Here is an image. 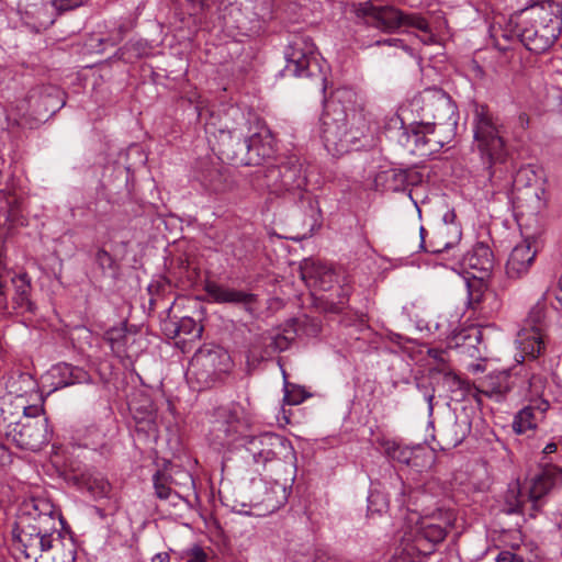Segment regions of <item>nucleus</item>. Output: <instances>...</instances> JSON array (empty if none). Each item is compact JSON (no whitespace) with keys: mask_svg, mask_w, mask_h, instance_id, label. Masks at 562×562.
Segmentation results:
<instances>
[{"mask_svg":"<svg viewBox=\"0 0 562 562\" xmlns=\"http://www.w3.org/2000/svg\"><path fill=\"white\" fill-rule=\"evenodd\" d=\"M49 533H54V543H59L63 548L68 547L67 542L69 543V548L74 549L75 542H74V533L71 532V529H52Z\"/></svg>","mask_w":562,"mask_h":562,"instance_id":"49530a36","label":"nucleus"},{"mask_svg":"<svg viewBox=\"0 0 562 562\" xmlns=\"http://www.w3.org/2000/svg\"><path fill=\"white\" fill-rule=\"evenodd\" d=\"M446 537V529H407L402 539L423 559L432 554Z\"/></svg>","mask_w":562,"mask_h":562,"instance_id":"a211bd4d","label":"nucleus"},{"mask_svg":"<svg viewBox=\"0 0 562 562\" xmlns=\"http://www.w3.org/2000/svg\"><path fill=\"white\" fill-rule=\"evenodd\" d=\"M267 189L276 195L289 194L303 198L306 187V176L303 166L296 157H289L280 165L269 166L263 171Z\"/></svg>","mask_w":562,"mask_h":562,"instance_id":"1a4fd4ad","label":"nucleus"},{"mask_svg":"<svg viewBox=\"0 0 562 562\" xmlns=\"http://www.w3.org/2000/svg\"><path fill=\"white\" fill-rule=\"evenodd\" d=\"M397 43H401V40H397V38H387V40H383V41H376V45L380 46V45H396Z\"/></svg>","mask_w":562,"mask_h":562,"instance_id":"680f3d73","label":"nucleus"},{"mask_svg":"<svg viewBox=\"0 0 562 562\" xmlns=\"http://www.w3.org/2000/svg\"><path fill=\"white\" fill-rule=\"evenodd\" d=\"M535 179L536 175L529 167L520 168L514 178V184L518 190L519 207H526L531 214L541 212L547 205L544 188L540 184H530Z\"/></svg>","mask_w":562,"mask_h":562,"instance_id":"4468645a","label":"nucleus"},{"mask_svg":"<svg viewBox=\"0 0 562 562\" xmlns=\"http://www.w3.org/2000/svg\"><path fill=\"white\" fill-rule=\"evenodd\" d=\"M7 457V449L3 445H0V462H2Z\"/></svg>","mask_w":562,"mask_h":562,"instance_id":"69168bd1","label":"nucleus"},{"mask_svg":"<svg viewBox=\"0 0 562 562\" xmlns=\"http://www.w3.org/2000/svg\"><path fill=\"white\" fill-rule=\"evenodd\" d=\"M50 375L57 380L55 389L91 382V375L86 370L69 363L56 364L53 367Z\"/></svg>","mask_w":562,"mask_h":562,"instance_id":"bb28decb","label":"nucleus"},{"mask_svg":"<svg viewBox=\"0 0 562 562\" xmlns=\"http://www.w3.org/2000/svg\"><path fill=\"white\" fill-rule=\"evenodd\" d=\"M482 281L483 280L474 279L472 282H467L468 306L472 310H476L484 300L485 285Z\"/></svg>","mask_w":562,"mask_h":562,"instance_id":"58836bf2","label":"nucleus"},{"mask_svg":"<svg viewBox=\"0 0 562 562\" xmlns=\"http://www.w3.org/2000/svg\"><path fill=\"white\" fill-rule=\"evenodd\" d=\"M417 389L423 393L425 401L428 403L429 413L432 412L434 405L432 401L435 398V389L431 384H425L422 382H417Z\"/></svg>","mask_w":562,"mask_h":562,"instance_id":"8fccbe9b","label":"nucleus"},{"mask_svg":"<svg viewBox=\"0 0 562 562\" xmlns=\"http://www.w3.org/2000/svg\"><path fill=\"white\" fill-rule=\"evenodd\" d=\"M12 541L25 558H36L54 547V533H43L40 529H12Z\"/></svg>","mask_w":562,"mask_h":562,"instance_id":"f3484780","label":"nucleus"},{"mask_svg":"<svg viewBox=\"0 0 562 562\" xmlns=\"http://www.w3.org/2000/svg\"><path fill=\"white\" fill-rule=\"evenodd\" d=\"M222 137V157L237 160L246 165L259 164L260 159L270 157L272 154V138L267 131L254 133L251 136L240 139V134L236 131L225 134L220 130Z\"/></svg>","mask_w":562,"mask_h":562,"instance_id":"0eeeda50","label":"nucleus"},{"mask_svg":"<svg viewBox=\"0 0 562 562\" xmlns=\"http://www.w3.org/2000/svg\"><path fill=\"white\" fill-rule=\"evenodd\" d=\"M519 379L508 371L492 372L481 383V393L502 401L507 393L512 392Z\"/></svg>","mask_w":562,"mask_h":562,"instance_id":"5701e85b","label":"nucleus"},{"mask_svg":"<svg viewBox=\"0 0 562 562\" xmlns=\"http://www.w3.org/2000/svg\"><path fill=\"white\" fill-rule=\"evenodd\" d=\"M284 401L289 405H297L303 401V396L301 392H290L288 390V385L285 386V394H284Z\"/></svg>","mask_w":562,"mask_h":562,"instance_id":"5fc2aeb1","label":"nucleus"},{"mask_svg":"<svg viewBox=\"0 0 562 562\" xmlns=\"http://www.w3.org/2000/svg\"><path fill=\"white\" fill-rule=\"evenodd\" d=\"M369 123L363 110L357 105L356 93L346 88L337 89L325 101L321 119V136L325 148L333 156H342L362 146Z\"/></svg>","mask_w":562,"mask_h":562,"instance_id":"f257e3e1","label":"nucleus"},{"mask_svg":"<svg viewBox=\"0 0 562 562\" xmlns=\"http://www.w3.org/2000/svg\"><path fill=\"white\" fill-rule=\"evenodd\" d=\"M453 525H454V520L453 521L452 520L448 521V527H452Z\"/></svg>","mask_w":562,"mask_h":562,"instance_id":"774afa93","label":"nucleus"},{"mask_svg":"<svg viewBox=\"0 0 562 562\" xmlns=\"http://www.w3.org/2000/svg\"><path fill=\"white\" fill-rule=\"evenodd\" d=\"M277 486L281 490L282 492V499L284 501L286 497H285V483L284 484H278L277 483Z\"/></svg>","mask_w":562,"mask_h":562,"instance_id":"338daca9","label":"nucleus"},{"mask_svg":"<svg viewBox=\"0 0 562 562\" xmlns=\"http://www.w3.org/2000/svg\"><path fill=\"white\" fill-rule=\"evenodd\" d=\"M461 265L474 279L484 280L493 270L494 256L487 245L477 243L462 256Z\"/></svg>","mask_w":562,"mask_h":562,"instance_id":"6ab92c4d","label":"nucleus"},{"mask_svg":"<svg viewBox=\"0 0 562 562\" xmlns=\"http://www.w3.org/2000/svg\"><path fill=\"white\" fill-rule=\"evenodd\" d=\"M389 508V499L380 491L373 490L368 496V512L370 514H382Z\"/></svg>","mask_w":562,"mask_h":562,"instance_id":"a19ab883","label":"nucleus"},{"mask_svg":"<svg viewBox=\"0 0 562 562\" xmlns=\"http://www.w3.org/2000/svg\"><path fill=\"white\" fill-rule=\"evenodd\" d=\"M23 412H24L23 419H25V418H33V419L45 418L44 416H42L43 412H44L43 407L38 406V405L26 406V407H24Z\"/></svg>","mask_w":562,"mask_h":562,"instance_id":"3c124183","label":"nucleus"},{"mask_svg":"<svg viewBox=\"0 0 562 562\" xmlns=\"http://www.w3.org/2000/svg\"><path fill=\"white\" fill-rule=\"evenodd\" d=\"M161 473L167 474L168 481L182 493L188 492L193 486L192 475L184 469L178 465H169L160 470Z\"/></svg>","mask_w":562,"mask_h":562,"instance_id":"2f4dec72","label":"nucleus"},{"mask_svg":"<svg viewBox=\"0 0 562 562\" xmlns=\"http://www.w3.org/2000/svg\"><path fill=\"white\" fill-rule=\"evenodd\" d=\"M447 133H448V130H447V128H442V130L437 128V130H436V134H435V136H434V137H435L436 139H438V138H445V137H446V135H447Z\"/></svg>","mask_w":562,"mask_h":562,"instance_id":"0e129e2a","label":"nucleus"},{"mask_svg":"<svg viewBox=\"0 0 562 562\" xmlns=\"http://www.w3.org/2000/svg\"><path fill=\"white\" fill-rule=\"evenodd\" d=\"M294 339L295 330L288 328L284 329L283 333H277L276 335L271 336L269 347H271L273 351H284L291 346Z\"/></svg>","mask_w":562,"mask_h":562,"instance_id":"ea45409f","label":"nucleus"},{"mask_svg":"<svg viewBox=\"0 0 562 562\" xmlns=\"http://www.w3.org/2000/svg\"><path fill=\"white\" fill-rule=\"evenodd\" d=\"M32 507L34 513L27 512L30 516H33L34 520H38L40 525H52L55 526L57 519L61 527H67L64 517L60 513L56 512L54 506L46 501H33Z\"/></svg>","mask_w":562,"mask_h":562,"instance_id":"c756f323","label":"nucleus"},{"mask_svg":"<svg viewBox=\"0 0 562 562\" xmlns=\"http://www.w3.org/2000/svg\"><path fill=\"white\" fill-rule=\"evenodd\" d=\"M537 251L538 247L535 240L525 239L516 245L506 263L507 276L512 279L525 276L533 263Z\"/></svg>","mask_w":562,"mask_h":562,"instance_id":"aec40b11","label":"nucleus"},{"mask_svg":"<svg viewBox=\"0 0 562 562\" xmlns=\"http://www.w3.org/2000/svg\"><path fill=\"white\" fill-rule=\"evenodd\" d=\"M314 562H344V561L335 555L329 554L326 551H318L315 554Z\"/></svg>","mask_w":562,"mask_h":562,"instance_id":"6e6d98bb","label":"nucleus"},{"mask_svg":"<svg viewBox=\"0 0 562 562\" xmlns=\"http://www.w3.org/2000/svg\"><path fill=\"white\" fill-rule=\"evenodd\" d=\"M300 272L308 286L323 291L331 289L333 284L337 281L336 274L330 267L313 260H305L300 267Z\"/></svg>","mask_w":562,"mask_h":562,"instance_id":"4be33fe9","label":"nucleus"},{"mask_svg":"<svg viewBox=\"0 0 562 562\" xmlns=\"http://www.w3.org/2000/svg\"><path fill=\"white\" fill-rule=\"evenodd\" d=\"M125 49H132L134 52L133 57H140L142 54L145 52V46L140 42L136 43H128L124 47Z\"/></svg>","mask_w":562,"mask_h":562,"instance_id":"4d7b16f0","label":"nucleus"},{"mask_svg":"<svg viewBox=\"0 0 562 562\" xmlns=\"http://www.w3.org/2000/svg\"><path fill=\"white\" fill-rule=\"evenodd\" d=\"M454 339L456 345L464 349L471 357L480 358L486 350L483 344L484 329L479 326H471L460 330Z\"/></svg>","mask_w":562,"mask_h":562,"instance_id":"cd10ccee","label":"nucleus"},{"mask_svg":"<svg viewBox=\"0 0 562 562\" xmlns=\"http://www.w3.org/2000/svg\"><path fill=\"white\" fill-rule=\"evenodd\" d=\"M231 359L221 347H202L192 357L188 375L201 389L211 387L229 370Z\"/></svg>","mask_w":562,"mask_h":562,"instance_id":"9b49d317","label":"nucleus"},{"mask_svg":"<svg viewBox=\"0 0 562 562\" xmlns=\"http://www.w3.org/2000/svg\"><path fill=\"white\" fill-rule=\"evenodd\" d=\"M350 294L351 286L349 285L348 282H345L339 286L337 300H326L324 310L329 313H341L348 306Z\"/></svg>","mask_w":562,"mask_h":562,"instance_id":"f704fd0d","label":"nucleus"},{"mask_svg":"<svg viewBox=\"0 0 562 562\" xmlns=\"http://www.w3.org/2000/svg\"><path fill=\"white\" fill-rule=\"evenodd\" d=\"M94 261L98 267L105 274L106 272L115 273L117 271V263L110 252L104 248H99L95 252Z\"/></svg>","mask_w":562,"mask_h":562,"instance_id":"79ce46f5","label":"nucleus"},{"mask_svg":"<svg viewBox=\"0 0 562 562\" xmlns=\"http://www.w3.org/2000/svg\"><path fill=\"white\" fill-rule=\"evenodd\" d=\"M196 179L210 193L222 194L233 188V182L224 170L215 165L204 164L198 171Z\"/></svg>","mask_w":562,"mask_h":562,"instance_id":"b1692460","label":"nucleus"},{"mask_svg":"<svg viewBox=\"0 0 562 562\" xmlns=\"http://www.w3.org/2000/svg\"><path fill=\"white\" fill-rule=\"evenodd\" d=\"M82 482L94 498L106 497L110 493L111 485L101 474H83Z\"/></svg>","mask_w":562,"mask_h":562,"instance_id":"72a5a7b5","label":"nucleus"},{"mask_svg":"<svg viewBox=\"0 0 562 562\" xmlns=\"http://www.w3.org/2000/svg\"><path fill=\"white\" fill-rule=\"evenodd\" d=\"M550 404L543 398L531 400V404L520 409L515 416L513 428L517 434H524L537 425V420L543 417Z\"/></svg>","mask_w":562,"mask_h":562,"instance_id":"a878e982","label":"nucleus"},{"mask_svg":"<svg viewBox=\"0 0 562 562\" xmlns=\"http://www.w3.org/2000/svg\"><path fill=\"white\" fill-rule=\"evenodd\" d=\"M204 290L215 303L251 304L256 301V295L245 291L235 290L214 281H207Z\"/></svg>","mask_w":562,"mask_h":562,"instance_id":"393cba45","label":"nucleus"},{"mask_svg":"<svg viewBox=\"0 0 562 562\" xmlns=\"http://www.w3.org/2000/svg\"><path fill=\"white\" fill-rule=\"evenodd\" d=\"M87 0H52V7L58 12L76 9L82 5Z\"/></svg>","mask_w":562,"mask_h":562,"instance_id":"09e8293b","label":"nucleus"},{"mask_svg":"<svg viewBox=\"0 0 562 562\" xmlns=\"http://www.w3.org/2000/svg\"><path fill=\"white\" fill-rule=\"evenodd\" d=\"M391 562H423V559L413 551L412 547L406 546L405 541L402 539Z\"/></svg>","mask_w":562,"mask_h":562,"instance_id":"37998d69","label":"nucleus"},{"mask_svg":"<svg viewBox=\"0 0 562 562\" xmlns=\"http://www.w3.org/2000/svg\"><path fill=\"white\" fill-rule=\"evenodd\" d=\"M548 329L546 294L531 306L522 327L517 334L516 342L521 353L532 360L538 358L546 349V333Z\"/></svg>","mask_w":562,"mask_h":562,"instance_id":"9d476101","label":"nucleus"},{"mask_svg":"<svg viewBox=\"0 0 562 562\" xmlns=\"http://www.w3.org/2000/svg\"><path fill=\"white\" fill-rule=\"evenodd\" d=\"M5 437L18 448L29 451H38L49 441L47 418H25L10 424Z\"/></svg>","mask_w":562,"mask_h":562,"instance_id":"f8f14e48","label":"nucleus"},{"mask_svg":"<svg viewBox=\"0 0 562 562\" xmlns=\"http://www.w3.org/2000/svg\"><path fill=\"white\" fill-rule=\"evenodd\" d=\"M428 355H429V357H431L434 360H436L438 362V367H436L435 369L446 368V366H445L446 351L445 350L438 349V348H430V349H428Z\"/></svg>","mask_w":562,"mask_h":562,"instance_id":"603ef678","label":"nucleus"},{"mask_svg":"<svg viewBox=\"0 0 562 562\" xmlns=\"http://www.w3.org/2000/svg\"><path fill=\"white\" fill-rule=\"evenodd\" d=\"M430 373H442L443 382L448 385L451 392L464 389V382L457 374L448 371L447 368L430 369Z\"/></svg>","mask_w":562,"mask_h":562,"instance_id":"c03bdc74","label":"nucleus"},{"mask_svg":"<svg viewBox=\"0 0 562 562\" xmlns=\"http://www.w3.org/2000/svg\"><path fill=\"white\" fill-rule=\"evenodd\" d=\"M435 134L436 126L422 124L420 122L419 126L413 130L412 133L403 132L406 137L405 146L414 155L426 156L439 150L451 140V133H447L445 138L438 139L434 137Z\"/></svg>","mask_w":562,"mask_h":562,"instance_id":"dca6fc26","label":"nucleus"},{"mask_svg":"<svg viewBox=\"0 0 562 562\" xmlns=\"http://www.w3.org/2000/svg\"><path fill=\"white\" fill-rule=\"evenodd\" d=\"M518 120L521 124L522 127H526L528 126V123H529V117L526 113H520L519 116H518Z\"/></svg>","mask_w":562,"mask_h":562,"instance_id":"e2e57ef3","label":"nucleus"},{"mask_svg":"<svg viewBox=\"0 0 562 562\" xmlns=\"http://www.w3.org/2000/svg\"><path fill=\"white\" fill-rule=\"evenodd\" d=\"M411 105L419 114L422 124L436 126V130L447 128L451 138L453 137L458 124V109L442 89H425L414 97Z\"/></svg>","mask_w":562,"mask_h":562,"instance_id":"423d86ee","label":"nucleus"},{"mask_svg":"<svg viewBox=\"0 0 562 562\" xmlns=\"http://www.w3.org/2000/svg\"><path fill=\"white\" fill-rule=\"evenodd\" d=\"M355 13L367 25L385 33H393L401 26H408L424 32L427 36V40H423L425 43L432 38L427 20L417 13L405 14L394 7L374 5L370 1L357 4Z\"/></svg>","mask_w":562,"mask_h":562,"instance_id":"39448f33","label":"nucleus"},{"mask_svg":"<svg viewBox=\"0 0 562 562\" xmlns=\"http://www.w3.org/2000/svg\"><path fill=\"white\" fill-rule=\"evenodd\" d=\"M216 416L212 428L214 443L224 447L235 442L245 428L239 411L236 407H222Z\"/></svg>","mask_w":562,"mask_h":562,"instance_id":"2eb2a0df","label":"nucleus"},{"mask_svg":"<svg viewBox=\"0 0 562 562\" xmlns=\"http://www.w3.org/2000/svg\"><path fill=\"white\" fill-rule=\"evenodd\" d=\"M521 16L522 15H520V11L518 13L514 14L509 19L506 29L499 30V35H498V31L495 27H493L492 37L494 38V45L498 50L506 52L509 48V46L503 44L501 42V40H504V42H506V43L513 42L515 40L518 41L517 40L518 27L516 26V23H521Z\"/></svg>","mask_w":562,"mask_h":562,"instance_id":"473e14b6","label":"nucleus"},{"mask_svg":"<svg viewBox=\"0 0 562 562\" xmlns=\"http://www.w3.org/2000/svg\"><path fill=\"white\" fill-rule=\"evenodd\" d=\"M14 285V304L23 312L33 313L34 303L30 300L31 282L26 273L19 274L12 279Z\"/></svg>","mask_w":562,"mask_h":562,"instance_id":"c85d7f7f","label":"nucleus"},{"mask_svg":"<svg viewBox=\"0 0 562 562\" xmlns=\"http://www.w3.org/2000/svg\"><path fill=\"white\" fill-rule=\"evenodd\" d=\"M286 65L283 68L285 77H310L314 75L316 47L308 36L296 35L285 49Z\"/></svg>","mask_w":562,"mask_h":562,"instance_id":"ddd939ff","label":"nucleus"},{"mask_svg":"<svg viewBox=\"0 0 562 562\" xmlns=\"http://www.w3.org/2000/svg\"><path fill=\"white\" fill-rule=\"evenodd\" d=\"M384 179L389 190L404 191L409 182V173L406 170H389L384 172Z\"/></svg>","mask_w":562,"mask_h":562,"instance_id":"e433bc0d","label":"nucleus"},{"mask_svg":"<svg viewBox=\"0 0 562 562\" xmlns=\"http://www.w3.org/2000/svg\"><path fill=\"white\" fill-rule=\"evenodd\" d=\"M105 340L109 342L112 351L117 356L125 352L124 346L128 336L123 328H111L105 333Z\"/></svg>","mask_w":562,"mask_h":562,"instance_id":"4c0bfd02","label":"nucleus"},{"mask_svg":"<svg viewBox=\"0 0 562 562\" xmlns=\"http://www.w3.org/2000/svg\"><path fill=\"white\" fill-rule=\"evenodd\" d=\"M153 484L155 495L160 501H167L172 505H177L178 502L182 499L180 491L175 488V486L168 481L167 474L157 471L153 476Z\"/></svg>","mask_w":562,"mask_h":562,"instance_id":"7c9ffc66","label":"nucleus"},{"mask_svg":"<svg viewBox=\"0 0 562 562\" xmlns=\"http://www.w3.org/2000/svg\"><path fill=\"white\" fill-rule=\"evenodd\" d=\"M175 326V335L176 336H188L191 339L200 338L202 335V327L196 324V322L189 316L181 317Z\"/></svg>","mask_w":562,"mask_h":562,"instance_id":"c9c22d12","label":"nucleus"},{"mask_svg":"<svg viewBox=\"0 0 562 562\" xmlns=\"http://www.w3.org/2000/svg\"><path fill=\"white\" fill-rule=\"evenodd\" d=\"M541 20L539 26L526 25L525 21L516 23L517 40L528 50L541 54L548 50L559 37L562 23V2L558 0H531V3L520 10V15L527 12Z\"/></svg>","mask_w":562,"mask_h":562,"instance_id":"f03ea898","label":"nucleus"},{"mask_svg":"<svg viewBox=\"0 0 562 562\" xmlns=\"http://www.w3.org/2000/svg\"><path fill=\"white\" fill-rule=\"evenodd\" d=\"M496 562H522V558L510 551H502L498 553Z\"/></svg>","mask_w":562,"mask_h":562,"instance_id":"864d4df0","label":"nucleus"},{"mask_svg":"<svg viewBox=\"0 0 562 562\" xmlns=\"http://www.w3.org/2000/svg\"><path fill=\"white\" fill-rule=\"evenodd\" d=\"M474 143L483 160L490 165L504 161L507 150L506 133L501 119L486 104H475L473 110Z\"/></svg>","mask_w":562,"mask_h":562,"instance_id":"20e7f679","label":"nucleus"},{"mask_svg":"<svg viewBox=\"0 0 562 562\" xmlns=\"http://www.w3.org/2000/svg\"><path fill=\"white\" fill-rule=\"evenodd\" d=\"M170 558L169 554L166 552L157 553L151 562H169Z\"/></svg>","mask_w":562,"mask_h":562,"instance_id":"052dcab7","label":"nucleus"},{"mask_svg":"<svg viewBox=\"0 0 562 562\" xmlns=\"http://www.w3.org/2000/svg\"><path fill=\"white\" fill-rule=\"evenodd\" d=\"M187 562H206V554L201 548H194L192 550V558Z\"/></svg>","mask_w":562,"mask_h":562,"instance_id":"13d9d810","label":"nucleus"},{"mask_svg":"<svg viewBox=\"0 0 562 562\" xmlns=\"http://www.w3.org/2000/svg\"><path fill=\"white\" fill-rule=\"evenodd\" d=\"M547 380L544 376L540 374H532L528 381L529 392H530V401L542 398V393L546 389Z\"/></svg>","mask_w":562,"mask_h":562,"instance_id":"a18cd8bd","label":"nucleus"},{"mask_svg":"<svg viewBox=\"0 0 562 562\" xmlns=\"http://www.w3.org/2000/svg\"><path fill=\"white\" fill-rule=\"evenodd\" d=\"M562 487V468L551 461L540 460L537 473L530 477L527 492L524 493L518 484L509 488L506 496V513H528L535 517L540 510V501L550 493Z\"/></svg>","mask_w":562,"mask_h":562,"instance_id":"7ed1b4c3","label":"nucleus"},{"mask_svg":"<svg viewBox=\"0 0 562 562\" xmlns=\"http://www.w3.org/2000/svg\"><path fill=\"white\" fill-rule=\"evenodd\" d=\"M245 450L255 464L263 468L269 463L292 467L295 460V452L290 441L271 432L247 438Z\"/></svg>","mask_w":562,"mask_h":562,"instance_id":"6e6552de","label":"nucleus"},{"mask_svg":"<svg viewBox=\"0 0 562 562\" xmlns=\"http://www.w3.org/2000/svg\"><path fill=\"white\" fill-rule=\"evenodd\" d=\"M422 248L431 254H440L453 247L461 237V231L454 224L442 223L431 234L430 239L426 244L425 236L426 229L420 226L419 228Z\"/></svg>","mask_w":562,"mask_h":562,"instance_id":"412c9836","label":"nucleus"},{"mask_svg":"<svg viewBox=\"0 0 562 562\" xmlns=\"http://www.w3.org/2000/svg\"><path fill=\"white\" fill-rule=\"evenodd\" d=\"M558 450V446L555 442H549L544 448H543V454L544 457L541 459L543 461H550L548 459V456L551 454V453H555Z\"/></svg>","mask_w":562,"mask_h":562,"instance_id":"bf43d9fd","label":"nucleus"},{"mask_svg":"<svg viewBox=\"0 0 562 562\" xmlns=\"http://www.w3.org/2000/svg\"><path fill=\"white\" fill-rule=\"evenodd\" d=\"M387 453L392 459L397 460L398 462L402 463H408L411 459V451L400 447L398 445H393L389 447Z\"/></svg>","mask_w":562,"mask_h":562,"instance_id":"de8ad7c7","label":"nucleus"}]
</instances>
